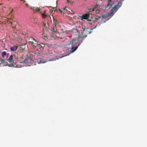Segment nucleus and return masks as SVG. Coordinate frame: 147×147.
I'll return each mask as SVG.
<instances>
[{
  "label": "nucleus",
  "instance_id": "nucleus-1",
  "mask_svg": "<svg viewBox=\"0 0 147 147\" xmlns=\"http://www.w3.org/2000/svg\"><path fill=\"white\" fill-rule=\"evenodd\" d=\"M79 40V38L77 40L74 39L71 41L68 45L69 49H70L72 53L74 52L78 48L79 45L76 46V44Z\"/></svg>",
  "mask_w": 147,
  "mask_h": 147
},
{
  "label": "nucleus",
  "instance_id": "nucleus-2",
  "mask_svg": "<svg viewBox=\"0 0 147 147\" xmlns=\"http://www.w3.org/2000/svg\"><path fill=\"white\" fill-rule=\"evenodd\" d=\"M122 3L120 1H118L117 4L113 7L110 11V14L111 16H113L114 13L118 10L121 6Z\"/></svg>",
  "mask_w": 147,
  "mask_h": 147
},
{
  "label": "nucleus",
  "instance_id": "nucleus-3",
  "mask_svg": "<svg viewBox=\"0 0 147 147\" xmlns=\"http://www.w3.org/2000/svg\"><path fill=\"white\" fill-rule=\"evenodd\" d=\"M16 59V57L14 55H12L10 56V67H16L17 65L14 62Z\"/></svg>",
  "mask_w": 147,
  "mask_h": 147
},
{
  "label": "nucleus",
  "instance_id": "nucleus-4",
  "mask_svg": "<svg viewBox=\"0 0 147 147\" xmlns=\"http://www.w3.org/2000/svg\"><path fill=\"white\" fill-rule=\"evenodd\" d=\"M28 44L31 45L33 48H35L38 45V42L34 39H33L32 40L28 42Z\"/></svg>",
  "mask_w": 147,
  "mask_h": 147
},
{
  "label": "nucleus",
  "instance_id": "nucleus-5",
  "mask_svg": "<svg viewBox=\"0 0 147 147\" xmlns=\"http://www.w3.org/2000/svg\"><path fill=\"white\" fill-rule=\"evenodd\" d=\"M33 60V57L32 55H27V57L24 59L22 63H26L28 62H30Z\"/></svg>",
  "mask_w": 147,
  "mask_h": 147
},
{
  "label": "nucleus",
  "instance_id": "nucleus-6",
  "mask_svg": "<svg viewBox=\"0 0 147 147\" xmlns=\"http://www.w3.org/2000/svg\"><path fill=\"white\" fill-rule=\"evenodd\" d=\"M90 33V30L88 29H84L82 33V37H86L87 35Z\"/></svg>",
  "mask_w": 147,
  "mask_h": 147
},
{
  "label": "nucleus",
  "instance_id": "nucleus-7",
  "mask_svg": "<svg viewBox=\"0 0 147 147\" xmlns=\"http://www.w3.org/2000/svg\"><path fill=\"white\" fill-rule=\"evenodd\" d=\"M25 48V44H24L23 45H18V52L20 53H23L24 50Z\"/></svg>",
  "mask_w": 147,
  "mask_h": 147
},
{
  "label": "nucleus",
  "instance_id": "nucleus-8",
  "mask_svg": "<svg viewBox=\"0 0 147 147\" xmlns=\"http://www.w3.org/2000/svg\"><path fill=\"white\" fill-rule=\"evenodd\" d=\"M112 0H108L107 1L108 4L105 6V9L108 10L110 9L113 4L114 3L112 2Z\"/></svg>",
  "mask_w": 147,
  "mask_h": 147
},
{
  "label": "nucleus",
  "instance_id": "nucleus-9",
  "mask_svg": "<svg viewBox=\"0 0 147 147\" xmlns=\"http://www.w3.org/2000/svg\"><path fill=\"white\" fill-rule=\"evenodd\" d=\"M90 14L89 13H87L83 15L82 16H80L81 20H87L89 18Z\"/></svg>",
  "mask_w": 147,
  "mask_h": 147
},
{
  "label": "nucleus",
  "instance_id": "nucleus-10",
  "mask_svg": "<svg viewBox=\"0 0 147 147\" xmlns=\"http://www.w3.org/2000/svg\"><path fill=\"white\" fill-rule=\"evenodd\" d=\"M17 24V22H16L14 21L11 22L10 21V26L13 29H16V27Z\"/></svg>",
  "mask_w": 147,
  "mask_h": 147
},
{
  "label": "nucleus",
  "instance_id": "nucleus-11",
  "mask_svg": "<svg viewBox=\"0 0 147 147\" xmlns=\"http://www.w3.org/2000/svg\"><path fill=\"white\" fill-rule=\"evenodd\" d=\"M18 45L17 44H16L14 45L13 46H11L10 47V50L11 51H16L18 49Z\"/></svg>",
  "mask_w": 147,
  "mask_h": 147
},
{
  "label": "nucleus",
  "instance_id": "nucleus-12",
  "mask_svg": "<svg viewBox=\"0 0 147 147\" xmlns=\"http://www.w3.org/2000/svg\"><path fill=\"white\" fill-rule=\"evenodd\" d=\"M51 28L52 30L53 31L52 34L54 35L53 37H54V38H55V36L56 37H57V34L58 33V32H57V30H55V29L54 28Z\"/></svg>",
  "mask_w": 147,
  "mask_h": 147
},
{
  "label": "nucleus",
  "instance_id": "nucleus-13",
  "mask_svg": "<svg viewBox=\"0 0 147 147\" xmlns=\"http://www.w3.org/2000/svg\"><path fill=\"white\" fill-rule=\"evenodd\" d=\"M18 53V55L17 56V58L18 59H22L24 55L23 53Z\"/></svg>",
  "mask_w": 147,
  "mask_h": 147
},
{
  "label": "nucleus",
  "instance_id": "nucleus-14",
  "mask_svg": "<svg viewBox=\"0 0 147 147\" xmlns=\"http://www.w3.org/2000/svg\"><path fill=\"white\" fill-rule=\"evenodd\" d=\"M40 8L38 7H35L33 9V11L35 12H39Z\"/></svg>",
  "mask_w": 147,
  "mask_h": 147
},
{
  "label": "nucleus",
  "instance_id": "nucleus-15",
  "mask_svg": "<svg viewBox=\"0 0 147 147\" xmlns=\"http://www.w3.org/2000/svg\"><path fill=\"white\" fill-rule=\"evenodd\" d=\"M6 60H3V61H4V63H1V64L2 65V66H7L8 65V63L6 61Z\"/></svg>",
  "mask_w": 147,
  "mask_h": 147
},
{
  "label": "nucleus",
  "instance_id": "nucleus-16",
  "mask_svg": "<svg viewBox=\"0 0 147 147\" xmlns=\"http://www.w3.org/2000/svg\"><path fill=\"white\" fill-rule=\"evenodd\" d=\"M38 47H41L42 49H43L44 47H45V44L42 43L40 44H38Z\"/></svg>",
  "mask_w": 147,
  "mask_h": 147
},
{
  "label": "nucleus",
  "instance_id": "nucleus-17",
  "mask_svg": "<svg viewBox=\"0 0 147 147\" xmlns=\"http://www.w3.org/2000/svg\"><path fill=\"white\" fill-rule=\"evenodd\" d=\"M2 55L3 58L5 57H7V56L6 53L5 51H3L2 52Z\"/></svg>",
  "mask_w": 147,
  "mask_h": 147
},
{
  "label": "nucleus",
  "instance_id": "nucleus-18",
  "mask_svg": "<svg viewBox=\"0 0 147 147\" xmlns=\"http://www.w3.org/2000/svg\"><path fill=\"white\" fill-rule=\"evenodd\" d=\"M59 24V22L57 20H55V26L56 28H57V27H58Z\"/></svg>",
  "mask_w": 147,
  "mask_h": 147
},
{
  "label": "nucleus",
  "instance_id": "nucleus-19",
  "mask_svg": "<svg viewBox=\"0 0 147 147\" xmlns=\"http://www.w3.org/2000/svg\"><path fill=\"white\" fill-rule=\"evenodd\" d=\"M13 30V35L14 36H16L17 35L16 31L17 30L16 29Z\"/></svg>",
  "mask_w": 147,
  "mask_h": 147
},
{
  "label": "nucleus",
  "instance_id": "nucleus-20",
  "mask_svg": "<svg viewBox=\"0 0 147 147\" xmlns=\"http://www.w3.org/2000/svg\"><path fill=\"white\" fill-rule=\"evenodd\" d=\"M107 15L106 14L100 17H99V19L101 18L102 19H103V18H106L107 17Z\"/></svg>",
  "mask_w": 147,
  "mask_h": 147
},
{
  "label": "nucleus",
  "instance_id": "nucleus-21",
  "mask_svg": "<svg viewBox=\"0 0 147 147\" xmlns=\"http://www.w3.org/2000/svg\"><path fill=\"white\" fill-rule=\"evenodd\" d=\"M8 18H6L5 19V21H3V24L5 25H6L7 24H8Z\"/></svg>",
  "mask_w": 147,
  "mask_h": 147
},
{
  "label": "nucleus",
  "instance_id": "nucleus-22",
  "mask_svg": "<svg viewBox=\"0 0 147 147\" xmlns=\"http://www.w3.org/2000/svg\"><path fill=\"white\" fill-rule=\"evenodd\" d=\"M45 12H46V11L45 10L44 11V13H42L41 14L42 17L43 18H45L46 16H47V15H45Z\"/></svg>",
  "mask_w": 147,
  "mask_h": 147
},
{
  "label": "nucleus",
  "instance_id": "nucleus-23",
  "mask_svg": "<svg viewBox=\"0 0 147 147\" xmlns=\"http://www.w3.org/2000/svg\"><path fill=\"white\" fill-rule=\"evenodd\" d=\"M88 21L89 22V23L90 24H92L93 22H94L93 20H88Z\"/></svg>",
  "mask_w": 147,
  "mask_h": 147
},
{
  "label": "nucleus",
  "instance_id": "nucleus-24",
  "mask_svg": "<svg viewBox=\"0 0 147 147\" xmlns=\"http://www.w3.org/2000/svg\"><path fill=\"white\" fill-rule=\"evenodd\" d=\"M47 61H42V60H40L39 62V63H45L46 62H47Z\"/></svg>",
  "mask_w": 147,
  "mask_h": 147
},
{
  "label": "nucleus",
  "instance_id": "nucleus-25",
  "mask_svg": "<svg viewBox=\"0 0 147 147\" xmlns=\"http://www.w3.org/2000/svg\"><path fill=\"white\" fill-rule=\"evenodd\" d=\"M4 61H3V59L1 58H0V64H1V63H4Z\"/></svg>",
  "mask_w": 147,
  "mask_h": 147
},
{
  "label": "nucleus",
  "instance_id": "nucleus-26",
  "mask_svg": "<svg viewBox=\"0 0 147 147\" xmlns=\"http://www.w3.org/2000/svg\"><path fill=\"white\" fill-rule=\"evenodd\" d=\"M43 29H46V24H44V26L43 27Z\"/></svg>",
  "mask_w": 147,
  "mask_h": 147
},
{
  "label": "nucleus",
  "instance_id": "nucleus-27",
  "mask_svg": "<svg viewBox=\"0 0 147 147\" xmlns=\"http://www.w3.org/2000/svg\"><path fill=\"white\" fill-rule=\"evenodd\" d=\"M100 11L99 10H97L96 11V13H99Z\"/></svg>",
  "mask_w": 147,
  "mask_h": 147
},
{
  "label": "nucleus",
  "instance_id": "nucleus-28",
  "mask_svg": "<svg viewBox=\"0 0 147 147\" xmlns=\"http://www.w3.org/2000/svg\"><path fill=\"white\" fill-rule=\"evenodd\" d=\"M99 25H100V24H99L98 25H96L95 27H94V28H96L97 26H98Z\"/></svg>",
  "mask_w": 147,
  "mask_h": 147
},
{
  "label": "nucleus",
  "instance_id": "nucleus-29",
  "mask_svg": "<svg viewBox=\"0 0 147 147\" xmlns=\"http://www.w3.org/2000/svg\"><path fill=\"white\" fill-rule=\"evenodd\" d=\"M13 11H14L13 10V9H12V10L11 11V13H12Z\"/></svg>",
  "mask_w": 147,
  "mask_h": 147
},
{
  "label": "nucleus",
  "instance_id": "nucleus-30",
  "mask_svg": "<svg viewBox=\"0 0 147 147\" xmlns=\"http://www.w3.org/2000/svg\"><path fill=\"white\" fill-rule=\"evenodd\" d=\"M30 8L32 9L33 10V9L34 8V7H30Z\"/></svg>",
  "mask_w": 147,
  "mask_h": 147
},
{
  "label": "nucleus",
  "instance_id": "nucleus-31",
  "mask_svg": "<svg viewBox=\"0 0 147 147\" xmlns=\"http://www.w3.org/2000/svg\"><path fill=\"white\" fill-rule=\"evenodd\" d=\"M59 11H60L61 13H62V11L60 9H59Z\"/></svg>",
  "mask_w": 147,
  "mask_h": 147
},
{
  "label": "nucleus",
  "instance_id": "nucleus-32",
  "mask_svg": "<svg viewBox=\"0 0 147 147\" xmlns=\"http://www.w3.org/2000/svg\"><path fill=\"white\" fill-rule=\"evenodd\" d=\"M98 19H96V20H95L94 21V22H95V21H96L97 22L98 21L97 20H98Z\"/></svg>",
  "mask_w": 147,
  "mask_h": 147
},
{
  "label": "nucleus",
  "instance_id": "nucleus-33",
  "mask_svg": "<svg viewBox=\"0 0 147 147\" xmlns=\"http://www.w3.org/2000/svg\"><path fill=\"white\" fill-rule=\"evenodd\" d=\"M28 4H26V6H28Z\"/></svg>",
  "mask_w": 147,
  "mask_h": 147
},
{
  "label": "nucleus",
  "instance_id": "nucleus-34",
  "mask_svg": "<svg viewBox=\"0 0 147 147\" xmlns=\"http://www.w3.org/2000/svg\"><path fill=\"white\" fill-rule=\"evenodd\" d=\"M23 1L24 2H25V0H23Z\"/></svg>",
  "mask_w": 147,
  "mask_h": 147
},
{
  "label": "nucleus",
  "instance_id": "nucleus-35",
  "mask_svg": "<svg viewBox=\"0 0 147 147\" xmlns=\"http://www.w3.org/2000/svg\"><path fill=\"white\" fill-rule=\"evenodd\" d=\"M20 1H23V0H20Z\"/></svg>",
  "mask_w": 147,
  "mask_h": 147
},
{
  "label": "nucleus",
  "instance_id": "nucleus-36",
  "mask_svg": "<svg viewBox=\"0 0 147 147\" xmlns=\"http://www.w3.org/2000/svg\"><path fill=\"white\" fill-rule=\"evenodd\" d=\"M9 59H7V61H9Z\"/></svg>",
  "mask_w": 147,
  "mask_h": 147
},
{
  "label": "nucleus",
  "instance_id": "nucleus-37",
  "mask_svg": "<svg viewBox=\"0 0 147 147\" xmlns=\"http://www.w3.org/2000/svg\"><path fill=\"white\" fill-rule=\"evenodd\" d=\"M71 11L73 12V11H72V10H71Z\"/></svg>",
  "mask_w": 147,
  "mask_h": 147
},
{
  "label": "nucleus",
  "instance_id": "nucleus-38",
  "mask_svg": "<svg viewBox=\"0 0 147 147\" xmlns=\"http://www.w3.org/2000/svg\"><path fill=\"white\" fill-rule=\"evenodd\" d=\"M53 20H54V21H55V20H54V18H53Z\"/></svg>",
  "mask_w": 147,
  "mask_h": 147
},
{
  "label": "nucleus",
  "instance_id": "nucleus-39",
  "mask_svg": "<svg viewBox=\"0 0 147 147\" xmlns=\"http://www.w3.org/2000/svg\"><path fill=\"white\" fill-rule=\"evenodd\" d=\"M66 8V7H65V8L64 9H65Z\"/></svg>",
  "mask_w": 147,
  "mask_h": 147
}]
</instances>
